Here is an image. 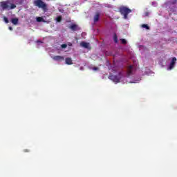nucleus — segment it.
Listing matches in <instances>:
<instances>
[{"instance_id":"12","label":"nucleus","mask_w":177,"mask_h":177,"mask_svg":"<svg viewBox=\"0 0 177 177\" xmlns=\"http://www.w3.org/2000/svg\"><path fill=\"white\" fill-rule=\"evenodd\" d=\"M78 28V26L75 25V24H73L71 26H69V28L71 30H72L73 31H77V28Z\"/></svg>"},{"instance_id":"20","label":"nucleus","mask_w":177,"mask_h":177,"mask_svg":"<svg viewBox=\"0 0 177 177\" xmlns=\"http://www.w3.org/2000/svg\"><path fill=\"white\" fill-rule=\"evenodd\" d=\"M3 20H4L5 23H6V24L9 23V19H8V18L6 17H3Z\"/></svg>"},{"instance_id":"1","label":"nucleus","mask_w":177,"mask_h":177,"mask_svg":"<svg viewBox=\"0 0 177 177\" xmlns=\"http://www.w3.org/2000/svg\"><path fill=\"white\" fill-rule=\"evenodd\" d=\"M0 8L1 10H12L16 9V4L12 0H6L0 2Z\"/></svg>"},{"instance_id":"14","label":"nucleus","mask_w":177,"mask_h":177,"mask_svg":"<svg viewBox=\"0 0 177 177\" xmlns=\"http://www.w3.org/2000/svg\"><path fill=\"white\" fill-rule=\"evenodd\" d=\"M37 21L38 23H41V22H43V23H45V19H44V18H42L41 17H37Z\"/></svg>"},{"instance_id":"22","label":"nucleus","mask_w":177,"mask_h":177,"mask_svg":"<svg viewBox=\"0 0 177 177\" xmlns=\"http://www.w3.org/2000/svg\"><path fill=\"white\" fill-rule=\"evenodd\" d=\"M169 11H170V12H175V10H174V8H170V9H169Z\"/></svg>"},{"instance_id":"19","label":"nucleus","mask_w":177,"mask_h":177,"mask_svg":"<svg viewBox=\"0 0 177 177\" xmlns=\"http://www.w3.org/2000/svg\"><path fill=\"white\" fill-rule=\"evenodd\" d=\"M61 48H62V49H66V48H67V44H62Z\"/></svg>"},{"instance_id":"23","label":"nucleus","mask_w":177,"mask_h":177,"mask_svg":"<svg viewBox=\"0 0 177 177\" xmlns=\"http://www.w3.org/2000/svg\"><path fill=\"white\" fill-rule=\"evenodd\" d=\"M8 28H9V30H10V31H12V30H13V28H12V26H10Z\"/></svg>"},{"instance_id":"6","label":"nucleus","mask_w":177,"mask_h":177,"mask_svg":"<svg viewBox=\"0 0 177 177\" xmlns=\"http://www.w3.org/2000/svg\"><path fill=\"white\" fill-rule=\"evenodd\" d=\"M100 20V12H95L94 17H93V21L94 23H97Z\"/></svg>"},{"instance_id":"11","label":"nucleus","mask_w":177,"mask_h":177,"mask_svg":"<svg viewBox=\"0 0 177 177\" xmlns=\"http://www.w3.org/2000/svg\"><path fill=\"white\" fill-rule=\"evenodd\" d=\"M65 62H66V64H68V65L73 64V59H71V58L70 57L66 58Z\"/></svg>"},{"instance_id":"17","label":"nucleus","mask_w":177,"mask_h":177,"mask_svg":"<svg viewBox=\"0 0 177 177\" xmlns=\"http://www.w3.org/2000/svg\"><path fill=\"white\" fill-rule=\"evenodd\" d=\"M120 41L122 45H127V40L125 39H121Z\"/></svg>"},{"instance_id":"8","label":"nucleus","mask_w":177,"mask_h":177,"mask_svg":"<svg viewBox=\"0 0 177 177\" xmlns=\"http://www.w3.org/2000/svg\"><path fill=\"white\" fill-rule=\"evenodd\" d=\"M177 3V0H174L172 1H169L165 3L166 5V8H168V6H171V5H176Z\"/></svg>"},{"instance_id":"4","label":"nucleus","mask_w":177,"mask_h":177,"mask_svg":"<svg viewBox=\"0 0 177 177\" xmlns=\"http://www.w3.org/2000/svg\"><path fill=\"white\" fill-rule=\"evenodd\" d=\"M175 64H176V57H173L167 70H172L175 67Z\"/></svg>"},{"instance_id":"24","label":"nucleus","mask_w":177,"mask_h":177,"mask_svg":"<svg viewBox=\"0 0 177 177\" xmlns=\"http://www.w3.org/2000/svg\"><path fill=\"white\" fill-rule=\"evenodd\" d=\"M20 2H19V4L21 5V3H23V0H19Z\"/></svg>"},{"instance_id":"16","label":"nucleus","mask_w":177,"mask_h":177,"mask_svg":"<svg viewBox=\"0 0 177 177\" xmlns=\"http://www.w3.org/2000/svg\"><path fill=\"white\" fill-rule=\"evenodd\" d=\"M142 28H146V30H150V27L148 26L147 24H142Z\"/></svg>"},{"instance_id":"2","label":"nucleus","mask_w":177,"mask_h":177,"mask_svg":"<svg viewBox=\"0 0 177 177\" xmlns=\"http://www.w3.org/2000/svg\"><path fill=\"white\" fill-rule=\"evenodd\" d=\"M35 6H37L40 9H42L44 12H48V5L42 0H36L34 1Z\"/></svg>"},{"instance_id":"13","label":"nucleus","mask_w":177,"mask_h":177,"mask_svg":"<svg viewBox=\"0 0 177 177\" xmlns=\"http://www.w3.org/2000/svg\"><path fill=\"white\" fill-rule=\"evenodd\" d=\"M11 21H12V24L16 26L17 24V23H19V19L13 18V19H12Z\"/></svg>"},{"instance_id":"9","label":"nucleus","mask_w":177,"mask_h":177,"mask_svg":"<svg viewBox=\"0 0 177 177\" xmlns=\"http://www.w3.org/2000/svg\"><path fill=\"white\" fill-rule=\"evenodd\" d=\"M80 46H82V48H85V49H89V43L82 41L80 43Z\"/></svg>"},{"instance_id":"15","label":"nucleus","mask_w":177,"mask_h":177,"mask_svg":"<svg viewBox=\"0 0 177 177\" xmlns=\"http://www.w3.org/2000/svg\"><path fill=\"white\" fill-rule=\"evenodd\" d=\"M113 41H114L115 44H118V37H117V35H114Z\"/></svg>"},{"instance_id":"25","label":"nucleus","mask_w":177,"mask_h":177,"mask_svg":"<svg viewBox=\"0 0 177 177\" xmlns=\"http://www.w3.org/2000/svg\"><path fill=\"white\" fill-rule=\"evenodd\" d=\"M71 45H73V44H69V46H71Z\"/></svg>"},{"instance_id":"7","label":"nucleus","mask_w":177,"mask_h":177,"mask_svg":"<svg viewBox=\"0 0 177 177\" xmlns=\"http://www.w3.org/2000/svg\"><path fill=\"white\" fill-rule=\"evenodd\" d=\"M53 59H54L55 62H63V60H64V57L60 55H55L53 57Z\"/></svg>"},{"instance_id":"18","label":"nucleus","mask_w":177,"mask_h":177,"mask_svg":"<svg viewBox=\"0 0 177 177\" xmlns=\"http://www.w3.org/2000/svg\"><path fill=\"white\" fill-rule=\"evenodd\" d=\"M56 21L58 22V23H60V21H62V16H59L56 18Z\"/></svg>"},{"instance_id":"5","label":"nucleus","mask_w":177,"mask_h":177,"mask_svg":"<svg viewBox=\"0 0 177 177\" xmlns=\"http://www.w3.org/2000/svg\"><path fill=\"white\" fill-rule=\"evenodd\" d=\"M109 78V80H111L114 82H120V78H118V76L117 75H110Z\"/></svg>"},{"instance_id":"3","label":"nucleus","mask_w":177,"mask_h":177,"mask_svg":"<svg viewBox=\"0 0 177 177\" xmlns=\"http://www.w3.org/2000/svg\"><path fill=\"white\" fill-rule=\"evenodd\" d=\"M119 12L121 15H124V19H128V15L132 12V10L125 6H122L119 8Z\"/></svg>"},{"instance_id":"10","label":"nucleus","mask_w":177,"mask_h":177,"mask_svg":"<svg viewBox=\"0 0 177 177\" xmlns=\"http://www.w3.org/2000/svg\"><path fill=\"white\" fill-rule=\"evenodd\" d=\"M133 68V66L132 65L129 66L127 68V75L129 77L132 74V70Z\"/></svg>"},{"instance_id":"21","label":"nucleus","mask_w":177,"mask_h":177,"mask_svg":"<svg viewBox=\"0 0 177 177\" xmlns=\"http://www.w3.org/2000/svg\"><path fill=\"white\" fill-rule=\"evenodd\" d=\"M93 70H94V71H97V70H99V68L97 67H93Z\"/></svg>"}]
</instances>
